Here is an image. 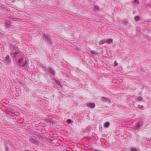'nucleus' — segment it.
Wrapping results in <instances>:
<instances>
[{
    "mask_svg": "<svg viewBox=\"0 0 151 151\" xmlns=\"http://www.w3.org/2000/svg\"><path fill=\"white\" fill-rule=\"evenodd\" d=\"M19 49V48L16 46H14L10 49L11 52L10 54L12 58H16L20 55V53Z\"/></svg>",
    "mask_w": 151,
    "mask_h": 151,
    "instance_id": "f257e3e1",
    "label": "nucleus"
},
{
    "mask_svg": "<svg viewBox=\"0 0 151 151\" xmlns=\"http://www.w3.org/2000/svg\"><path fill=\"white\" fill-rule=\"evenodd\" d=\"M18 63L19 64V66H23L24 69H26L27 68V65L26 59H19Z\"/></svg>",
    "mask_w": 151,
    "mask_h": 151,
    "instance_id": "f03ea898",
    "label": "nucleus"
},
{
    "mask_svg": "<svg viewBox=\"0 0 151 151\" xmlns=\"http://www.w3.org/2000/svg\"><path fill=\"white\" fill-rule=\"evenodd\" d=\"M29 141L31 143L36 145H39L41 143L37 139H35L32 137H30L29 139Z\"/></svg>",
    "mask_w": 151,
    "mask_h": 151,
    "instance_id": "7ed1b4c3",
    "label": "nucleus"
},
{
    "mask_svg": "<svg viewBox=\"0 0 151 151\" xmlns=\"http://www.w3.org/2000/svg\"><path fill=\"white\" fill-rule=\"evenodd\" d=\"M43 38H44V41L48 43H51V41L49 37L50 36L48 34H45L42 35Z\"/></svg>",
    "mask_w": 151,
    "mask_h": 151,
    "instance_id": "20e7f679",
    "label": "nucleus"
},
{
    "mask_svg": "<svg viewBox=\"0 0 151 151\" xmlns=\"http://www.w3.org/2000/svg\"><path fill=\"white\" fill-rule=\"evenodd\" d=\"M143 120L140 121L134 126L133 129L134 130L137 129L142 127L143 125Z\"/></svg>",
    "mask_w": 151,
    "mask_h": 151,
    "instance_id": "39448f33",
    "label": "nucleus"
},
{
    "mask_svg": "<svg viewBox=\"0 0 151 151\" xmlns=\"http://www.w3.org/2000/svg\"><path fill=\"white\" fill-rule=\"evenodd\" d=\"M4 61L8 65H9L11 63V61L9 58V56L8 55H6L4 59Z\"/></svg>",
    "mask_w": 151,
    "mask_h": 151,
    "instance_id": "423d86ee",
    "label": "nucleus"
},
{
    "mask_svg": "<svg viewBox=\"0 0 151 151\" xmlns=\"http://www.w3.org/2000/svg\"><path fill=\"white\" fill-rule=\"evenodd\" d=\"M12 147V145L10 143L8 142L5 145V149H10Z\"/></svg>",
    "mask_w": 151,
    "mask_h": 151,
    "instance_id": "0eeeda50",
    "label": "nucleus"
},
{
    "mask_svg": "<svg viewBox=\"0 0 151 151\" xmlns=\"http://www.w3.org/2000/svg\"><path fill=\"white\" fill-rule=\"evenodd\" d=\"M87 106L88 107L93 109L95 107V103H89L87 104Z\"/></svg>",
    "mask_w": 151,
    "mask_h": 151,
    "instance_id": "6e6552de",
    "label": "nucleus"
},
{
    "mask_svg": "<svg viewBox=\"0 0 151 151\" xmlns=\"http://www.w3.org/2000/svg\"><path fill=\"white\" fill-rule=\"evenodd\" d=\"M48 71L53 76H55V72L53 68H50L49 69Z\"/></svg>",
    "mask_w": 151,
    "mask_h": 151,
    "instance_id": "1a4fd4ad",
    "label": "nucleus"
},
{
    "mask_svg": "<svg viewBox=\"0 0 151 151\" xmlns=\"http://www.w3.org/2000/svg\"><path fill=\"white\" fill-rule=\"evenodd\" d=\"M102 100V101L104 102H108V103H109L110 102V100L109 99L105 97H103Z\"/></svg>",
    "mask_w": 151,
    "mask_h": 151,
    "instance_id": "9d476101",
    "label": "nucleus"
},
{
    "mask_svg": "<svg viewBox=\"0 0 151 151\" xmlns=\"http://www.w3.org/2000/svg\"><path fill=\"white\" fill-rule=\"evenodd\" d=\"M106 42L107 43H110L113 41V39H109L106 40Z\"/></svg>",
    "mask_w": 151,
    "mask_h": 151,
    "instance_id": "9b49d317",
    "label": "nucleus"
},
{
    "mask_svg": "<svg viewBox=\"0 0 151 151\" xmlns=\"http://www.w3.org/2000/svg\"><path fill=\"white\" fill-rule=\"evenodd\" d=\"M106 42V40L105 39L102 40L100 41L99 42V44L100 45H101L104 44V43Z\"/></svg>",
    "mask_w": 151,
    "mask_h": 151,
    "instance_id": "f8f14e48",
    "label": "nucleus"
},
{
    "mask_svg": "<svg viewBox=\"0 0 151 151\" xmlns=\"http://www.w3.org/2000/svg\"><path fill=\"white\" fill-rule=\"evenodd\" d=\"M110 123L109 122H106L104 124V127H105L107 128L109 125Z\"/></svg>",
    "mask_w": 151,
    "mask_h": 151,
    "instance_id": "ddd939ff",
    "label": "nucleus"
},
{
    "mask_svg": "<svg viewBox=\"0 0 151 151\" xmlns=\"http://www.w3.org/2000/svg\"><path fill=\"white\" fill-rule=\"evenodd\" d=\"M91 55H97L98 52H96V51H91Z\"/></svg>",
    "mask_w": 151,
    "mask_h": 151,
    "instance_id": "4468645a",
    "label": "nucleus"
},
{
    "mask_svg": "<svg viewBox=\"0 0 151 151\" xmlns=\"http://www.w3.org/2000/svg\"><path fill=\"white\" fill-rule=\"evenodd\" d=\"M93 6V9L95 10H98L99 8V6L97 5H95Z\"/></svg>",
    "mask_w": 151,
    "mask_h": 151,
    "instance_id": "2eb2a0df",
    "label": "nucleus"
},
{
    "mask_svg": "<svg viewBox=\"0 0 151 151\" xmlns=\"http://www.w3.org/2000/svg\"><path fill=\"white\" fill-rule=\"evenodd\" d=\"M10 24V22H6V28H8Z\"/></svg>",
    "mask_w": 151,
    "mask_h": 151,
    "instance_id": "dca6fc26",
    "label": "nucleus"
},
{
    "mask_svg": "<svg viewBox=\"0 0 151 151\" xmlns=\"http://www.w3.org/2000/svg\"><path fill=\"white\" fill-rule=\"evenodd\" d=\"M143 98L141 96H139L137 98V101H141L142 100Z\"/></svg>",
    "mask_w": 151,
    "mask_h": 151,
    "instance_id": "f3484780",
    "label": "nucleus"
},
{
    "mask_svg": "<svg viewBox=\"0 0 151 151\" xmlns=\"http://www.w3.org/2000/svg\"><path fill=\"white\" fill-rule=\"evenodd\" d=\"M55 83L58 85H60V83L59 81L55 80Z\"/></svg>",
    "mask_w": 151,
    "mask_h": 151,
    "instance_id": "a211bd4d",
    "label": "nucleus"
},
{
    "mask_svg": "<svg viewBox=\"0 0 151 151\" xmlns=\"http://www.w3.org/2000/svg\"><path fill=\"white\" fill-rule=\"evenodd\" d=\"M67 122L68 123L70 124L72 122V120L70 119H68L67 120Z\"/></svg>",
    "mask_w": 151,
    "mask_h": 151,
    "instance_id": "6ab92c4d",
    "label": "nucleus"
},
{
    "mask_svg": "<svg viewBox=\"0 0 151 151\" xmlns=\"http://www.w3.org/2000/svg\"><path fill=\"white\" fill-rule=\"evenodd\" d=\"M131 150L132 151H137V149L134 148H132L131 149Z\"/></svg>",
    "mask_w": 151,
    "mask_h": 151,
    "instance_id": "aec40b11",
    "label": "nucleus"
},
{
    "mask_svg": "<svg viewBox=\"0 0 151 151\" xmlns=\"http://www.w3.org/2000/svg\"><path fill=\"white\" fill-rule=\"evenodd\" d=\"M135 19L136 20H138L139 19V17L138 16H136L135 17Z\"/></svg>",
    "mask_w": 151,
    "mask_h": 151,
    "instance_id": "412c9836",
    "label": "nucleus"
},
{
    "mask_svg": "<svg viewBox=\"0 0 151 151\" xmlns=\"http://www.w3.org/2000/svg\"><path fill=\"white\" fill-rule=\"evenodd\" d=\"M134 4H138L139 3V1L138 0H134Z\"/></svg>",
    "mask_w": 151,
    "mask_h": 151,
    "instance_id": "4be33fe9",
    "label": "nucleus"
},
{
    "mask_svg": "<svg viewBox=\"0 0 151 151\" xmlns=\"http://www.w3.org/2000/svg\"><path fill=\"white\" fill-rule=\"evenodd\" d=\"M138 107L140 109H142V108L143 107V106H141V105H138Z\"/></svg>",
    "mask_w": 151,
    "mask_h": 151,
    "instance_id": "5701e85b",
    "label": "nucleus"
},
{
    "mask_svg": "<svg viewBox=\"0 0 151 151\" xmlns=\"http://www.w3.org/2000/svg\"><path fill=\"white\" fill-rule=\"evenodd\" d=\"M114 63H115V65L116 66L118 64L116 62H115Z\"/></svg>",
    "mask_w": 151,
    "mask_h": 151,
    "instance_id": "b1692460",
    "label": "nucleus"
},
{
    "mask_svg": "<svg viewBox=\"0 0 151 151\" xmlns=\"http://www.w3.org/2000/svg\"><path fill=\"white\" fill-rule=\"evenodd\" d=\"M150 142L151 143V140L150 141Z\"/></svg>",
    "mask_w": 151,
    "mask_h": 151,
    "instance_id": "393cba45",
    "label": "nucleus"
},
{
    "mask_svg": "<svg viewBox=\"0 0 151 151\" xmlns=\"http://www.w3.org/2000/svg\"><path fill=\"white\" fill-rule=\"evenodd\" d=\"M26 151H29L28 150H26Z\"/></svg>",
    "mask_w": 151,
    "mask_h": 151,
    "instance_id": "a878e982",
    "label": "nucleus"
}]
</instances>
